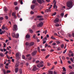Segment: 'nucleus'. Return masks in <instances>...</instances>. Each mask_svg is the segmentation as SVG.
<instances>
[{
  "instance_id": "9",
  "label": "nucleus",
  "mask_w": 74,
  "mask_h": 74,
  "mask_svg": "<svg viewBox=\"0 0 74 74\" xmlns=\"http://www.w3.org/2000/svg\"><path fill=\"white\" fill-rule=\"evenodd\" d=\"M33 70L34 71H36V70H37V67L35 66H34L33 67Z\"/></svg>"
},
{
  "instance_id": "62",
  "label": "nucleus",
  "mask_w": 74,
  "mask_h": 74,
  "mask_svg": "<svg viewBox=\"0 0 74 74\" xmlns=\"http://www.w3.org/2000/svg\"><path fill=\"white\" fill-rule=\"evenodd\" d=\"M32 29H35V26H34V25H33L32 27Z\"/></svg>"
},
{
  "instance_id": "58",
  "label": "nucleus",
  "mask_w": 74,
  "mask_h": 74,
  "mask_svg": "<svg viewBox=\"0 0 74 74\" xmlns=\"http://www.w3.org/2000/svg\"><path fill=\"white\" fill-rule=\"evenodd\" d=\"M57 50H58V51H60V50H61V49L59 47L57 48Z\"/></svg>"
},
{
  "instance_id": "45",
  "label": "nucleus",
  "mask_w": 74,
  "mask_h": 74,
  "mask_svg": "<svg viewBox=\"0 0 74 74\" xmlns=\"http://www.w3.org/2000/svg\"><path fill=\"white\" fill-rule=\"evenodd\" d=\"M12 16H15V14L14 12H13L12 14Z\"/></svg>"
},
{
  "instance_id": "36",
  "label": "nucleus",
  "mask_w": 74,
  "mask_h": 74,
  "mask_svg": "<svg viewBox=\"0 0 74 74\" xmlns=\"http://www.w3.org/2000/svg\"><path fill=\"white\" fill-rule=\"evenodd\" d=\"M14 4L15 5H16L18 4V3L17 2H14Z\"/></svg>"
},
{
  "instance_id": "30",
  "label": "nucleus",
  "mask_w": 74,
  "mask_h": 74,
  "mask_svg": "<svg viewBox=\"0 0 74 74\" xmlns=\"http://www.w3.org/2000/svg\"><path fill=\"white\" fill-rule=\"evenodd\" d=\"M36 61V59H35L34 58H33V59H32V62L34 63V62H35Z\"/></svg>"
},
{
  "instance_id": "60",
  "label": "nucleus",
  "mask_w": 74,
  "mask_h": 74,
  "mask_svg": "<svg viewBox=\"0 0 74 74\" xmlns=\"http://www.w3.org/2000/svg\"><path fill=\"white\" fill-rule=\"evenodd\" d=\"M17 16H18V18H20V15H19V14L18 13L17 14Z\"/></svg>"
},
{
  "instance_id": "31",
  "label": "nucleus",
  "mask_w": 74,
  "mask_h": 74,
  "mask_svg": "<svg viewBox=\"0 0 74 74\" xmlns=\"http://www.w3.org/2000/svg\"><path fill=\"white\" fill-rule=\"evenodd\" d=\"M29 32L31 33H33V31L32 29H29Z\"/></svg>"
},
{
  "instance_id": "49",
  "label": "nucleus",
  "mask_w": 74,
  "mask_h": 74,
  "mask_svg": "<svg viewBox=\"0 0 74 74\" xmlns=\"http://www.w3.org/2000/svg\"><path fill=\"white\" fill-rule=\"evenodd\" d=\"M70 60L71 61V62H73V58H70Z\"/></svg>"
},
{
  "instance_id": "43",
  "label": "nucleus",
  "mask_w": 74,
  "mask_h": 74,
  "mask_svg": "<svg viewBox=\"0 0 74 74\" xmlns=\"http://www.w3.org/2000/svg\"><path fill=\"white\" fill-rule=\"evenodd\" d=\"M63 70L64 71H66V69L65 68H64V67H63Z\"/></svg>"
},
{
  "instance_id": "35",
  "label": "nucleus",
  "mask_w": 74,
  "mask_h": 74,
  "mask_svg": "<svg viewBox=\"0 0 74 74\" xmlns=\"http://www.w3.org/2000/svg\"><path fill=\"white\" fill-rule=\"evenodd\" d=\"M39 20L40 21H43V20H44V18H40L39 19Z\"/></svg>"
},
{
  "instance_id": "24",
  "label": "nucleus",
  "mask_w": 74,
  "mask_h": 74,
  "mask_svg": "<svg viewBox=\"0 0 74 74\" xmlns=\"http://www.w3.org/2000/svg\"><path fill=\"white\" fill-rule=\"evenodd\" d=\"M51 38L52 39V40H56V38H55L53 37V36H52L51 37Z\"/></svg>"
},
{
  "instance_id": "29",
  "label": "nucleus",
  "mask_w": 74,
  "mask_h": 74,
  "mask_svg": "<svg viewBox=\"0 0 74 74\" xmlns=\"http://www.w3.org/2000/svg\"><path fill=\"white\" fill-rule=\"evenodd\" d=\"M37 49L39 52H41V51H40V47H38Z\"/></svg>"
},
{
  "instance_id": "33",
  "label": "nucleus",
  "mask_w": 74,
  "mask_h": 74,
  "mask_svg": "<svg viewBox=\"0 0 74 74\" xmlns=\"http://www.w3.org/2000/svg\"><path fill=\"white\" fill-rule=\"evenodd\" d=\"M43 17V16H37V18H42Z\"/></svg>"
},
{
  "instance_id": "14",
  "label": "nucleus",
  "mask_w": 74,
  "mask_h": 74,
  "mask_svg": "<svg viewBox=\"0 0 74 74\" xmlns=\"http://www.w3.org/2000/svg\"><path fill=\"white\" fill-rule=\"evenodd\" d=\"M2 29H0V34H2L3 33H4V32L3 31H2Z\"/></svg>"
},
{
  "instance_id": "59",
  "label": "nucleus",
  "mask_w": 74,
  "mask_h": 74,
  "mask_svg": "<svg viewBox=\"0 0 74 74\" xmlns=\"http://www.w3.org/2000/svg\"><path fill=\"white\" fill-rule=\"evenodd\" d=\"M15 9V10H18V7H16Z\"/></svg>"
},
{
  "instance_id": "39",
  "label": "nucleus",
  "mask_w": 74,
  "mask_h": 74,
  "mask_svg": "<svg viewBox=\"0 0 74 74\" xmlns=\"http://www.w3.org/2000/svg\"><path fill=\"white\" fill-rule=\"evenodd\" d=\"M38 63H40V61H39V60H38L36 61V64H38Z\"/></svg>"
},
{
  "instance_id": "52",
  "label": "nucleus",
  "mask_w": 74,
  "mask_h": 74,
  "mask_svg": "<svg viewBox=\"0 0 74 74\" xmlns=\"http://www.w3.org/2000/svg\"><path fill=\"white\" fill-rule=\"evenodd\" d=\"M22 58L23 59H25V57L24 55H23L22 56Z\"/></svg>"
},
{
  "instance_id": "17",
  "label": "nucleus",
  "mask_w": 74,
  "mask_h": 74,
  "mask_svg": "<svg viewBox=\"0 0 74 74\" xmlns=\"http://www.w3.org/2000/svg\"><path fill=\"white\" fill-rule=\"evenodd\" d=\"M26 37L27 38H30V35L29 34H27L26 35Z\"/></svg>"
},
{
  "instance_id": "51",
  "label": "nucleus",
  "mask_w": 74,
  "mask_h": 74,
  "mask_svg": "<svg viewBox=\"0 0 74 74\" xmlns=\"http://www.w3.org/2000/svg\"><path fill=\"white\" fill-rule=\"evenodd\" d=\"M49 56V55H48L46 56L45 59H47Z\"/></svg>"
},
{
  "instance_id": "61",
  "label": "nucleus",
  "mask_w": 74,
  "mask_h": 74,
  "mask_svg": "<svg viewBox=\"0 0 74 74\" xmlns=\"http://www.w3.org/2000/svg\"><path fill=\"white\" fill-rule=\"evenodd\" d=\"M27 66H29V63L28 62H27L25 64Z\"/></svg>"
},
{
  "instance_id": "16",
  "label": "nucleus",
  "mask_w": 74,
  "mask_h": 74,
  "mask_svg": "<svg viewBox=\"0 0 74 74\" xmlns=\"http://www.w3.org/2000/svg\"><path fill=\"white\" fill-rule=\"evenodd\" d=\"M19 72L20 73V74H22V69H19Z\"/></svg>"
},
{
  "instance_id": "11",
  "label": "nucleus",
  "mask_w": 74,
  "mask_h": 74,
  "mask_svg": "<svg viewBox=\"0 0 74 74\" xmlns=\"http://www.w3.org/2000/svg\"><path fill=\"white\" fill-rule=\"evenodd\" d=\"M15 38H19V34H16Z\"/></svg>"
},
{
  "instance_id": "2",
  "label": "nucleus",
  "mask_w": 74,
  "mask_h": 74,
  "mask_svg": "<svg viewBox=\"0 0 74 74\" xmlns=\"http://www.w3.org/2000/svg\"><path fill=\"white\" fill-rule=\"evenodd\" d=\"M16 60H19L20 59V54L19 53H17L16 54Z\"/></svg>"
},
{
  "instance_id": "53",
  "label": "nucleus",
  "mask_w": 74,
  "mask_h": 74,
  "mask_svg": "<svg viewBox=\"0 0 74 74\" xmlns=\"http://www.w3.org/2000/svg\"><path fill=\"white\" fill-rule=\"evenodd\" d=\"M69 68L70 69H73V67H72V66H69Z\"/></svg>"
},
{
  "instance_id": "37",
  "label": "nucleus",
  "mask_w": 74,
  "mask_h": 74,
  "mask_svg": "<svg viewBox=\"0 0 74 74\" xmlns=\"http://www.w3.org/2000/svg\"><path fill=\"white\" fill-rule=\"evenodd\" d=\"M36 0H33L32 1V3L34 4V3H36Z\"/></svg>"
},
{
  "instance_id": "63",
  "label": "nucleus",
  "mask_w": 74,
  "mask_h": 74,
  "mask_svg": "<svg viewBox=\"0 0 74 74\" xmlns=\"http://www.w3.org/2000/svg\"><path fill=\"white\" fill-rule=\"evenodd\" d=\"M30 14H34V12H33V11H31L30 12Z\"/></svg>"
},
{
  "instance_id": "64",
  "label": "nucleus",
  "mask_w": 74,
  "mask_h": 74,
  "mask_svg": "<svg viewBox=\"0 0 74 74\" xmlns=\"http://www.w3.org/2000/svg\"><path fill=\"white\" fill-rule=\"evenodd\" d=\"M72 36H73V37H74V33H72Z\"/></svg>"
},
{
  "instance_id": "41",
  "label": "nucleus",
  "mask_w": 74,
  "mask_h": 74,
  "mask_svg": "<svg viewBox=\"0 0 74 74\" xmlns=\"http://www.w3.org/2000/svg\"><path fill=\"white\" fill-rule=\"evenodd\" d=\"M61 48H64V45L63 44H62L61 45Z\"/></svg>"
},
{
  "instance_id": "21",
  "label": "nucleus",
  "mask_w": 74,
  "mask_h": 74,
  "mask_svg": "<svg viewBox=\"0 0 74 74\" xmlns=\"http://www.w3.org/2000/svg\"><path fill=\"white\" fill-rule=\"evenodd\" d=\"M34 42H31L30 44V46H32V45H34Z\"/></svg>"
},
{
  "instance_id": "27",
  "label": "nucleus",
  "mask_w": 74,
  "mask_h": 74,
  "mask_svg": "<svg viewBox=\"0 0 74 74\" xmlns=\"http://www.w3.org/2000/svg\"><path fill=\"white\" fill-rule=\"evenodd\" d=\"M5 27H4V25H3L2 27V30H4V29H5Z\"/></svg>"
},
{
  "instance_id": "32",
  "label": "nucleus",
  "mask_w": 74,
  "mask_h": 74,
  "mask_svg": "<svg viewBox=\"0 0 74 74\" xmlns=\"http://www.w3.org/2000/svg\"><path fill=\"white\" fill-rule=\"evenodd\" d=\"M5 18L6 19H8V16H5Z\"/></svg>"
},
{
  "instance_id": "5",
  "label": "nucleus",
  "mask_w": 74,
  "mask_h": 74,
  "mask_svg": "<svg viewBox=\"0 0 74 74\" xmlns=\"http://www.w3.org/2000/svg\"><path fill=\"white\" fill-rule=\"evenodd\" d=\"M37 66L38 68H41V67L44 66V65L43 64H40V63H39V64L37 65Z\"/></svg>"
},
{
  "instance_id": "7",
  "label": "nucleus",
  "mask_w": 74,
  "mask_h": 74,
  "mask_svg": "<svg viewBox=\"0 0 74 74\" xmlns=\"http://www.w3.org/2000/svg\"><path fill=\"white\" fill-rule=\"evenodd\" d=\"M59 19L58 18H57L55 20L54 22L55 23H57L59 22Z\"/></svg>"
},
{
  "instance_id": "12",
  "label": "nucleus",
  "mask_w": 74,
  "mask_h": 74,
  "mask_svg": "<svg viewBox=\"0 0 74 74\" xmlns=\"http://www.w3.org/2000/svg\"><path fill=\"white\" fill-rule=\"evenodd\" d=\"M35 6L34 5H32L31 6V9L33 10V9H34V8Z\"/></svg>"
},
{
  "instance_id": "6",
  "label": "nucleus",
  "mask_w": 74,
  "mask_h": 74,
  "mask_svg": "<svg viewBox=\"0 0 74 74\" xmlns=\"http://www.w3.org/2000/svg\"><path fill=\"white\" fill-rule=\"evenodd\" d=\"M43 25V23L41 22L37 24V27H42V26Z\"/></svg>"
},
{
  "instance_id": "10",
  "label": "nucleus",
  "mask_w": 74,
  "mask_h": 74,
  "mask_svg": "<svg viewBox=\"0 0 74 74\" xmlns=\"http://www.w3.org/2000/svg\"><path fill=\"white\" fill-rule=\"evenodd\" d=\"M18 67H16L15 68V73H18Z\"/></svg>"
},
{
  "instance_id": "23",
  "label": "nucleus",
  "mask_w": 74,
  "mask_h": 74,
  "mask_svg": "<svg viewBox=\"0 0 74 74\" xmlns=\"http://www.w3.org/2000/svg\"><path fill=\"white\" fill-rule=\"evenodd\" d=\"M19 64H18V63H17L15 66V67H17L19 66Z\"/></svg>"
},
{
  "instance_id": "25",
  "label": "nucleus",
  "mask_w": 74,
  "mask_h": 74,
  "mask_svg": "<svg viewBox=\"0 0 74 74\" xmlns=\"http://www.w3.org/2000/svg\"><path fill=\"white\" fill-rule=\"evenodd\" d=\"M47 38L46 37L43 38V41H47Z\"/></svg>"
},
{
  "instance_id": "44",
  "label": "nucleus",
  "mask_w": 74,
  "mask_h": 74,
  "mask_svg": "<svg viewBox=\"0 0 74 74\" xmlns=\"http://www.w3.org/2000/svg\"><path fill=\"white\" fill-rule=\"evenodd\" d=\"M66 51H67V49H66L63 52V53L64 54V53H66Z\"/></svg>"
},
{
  "instance_id": "42",
  "label": "nucleus",
  "mask_w": 74,
  "mask_h": 74,
  "mask_svg": "<svg viewBox=\"0 0 74 74\" xmlns=\"http://www.w3.org/2000/svg\"><path fill=\"white\" fill-rule=\"evenodd\" d=\"M0 56L1 57H3V56H4V55H3V53H0Z\"/></svg>"
},
{
  "instance_id": "34",
  "label": "nucleus",
  "mask_w": 74,
  "mask_h": 74,
  "mask_svg": "<svg viewBox=\"0 0 74 74\" xmlns=\"http://www.w3.org/2000/svg\"><path fill=\"white\" fill-rule=\"evenodd\" d=\"M3 71L4 73V74H6V71L5 69H3Z\"/></svg>"
},
{
  "instance_id": "54",
  "label": "nucleus",
  "mask_w": 74,
  "mask_h": 74,
  "mask_svg": "<svg viewBox=\"0 0 74 74\" xmlns=\"http://www.w3.org/2000/svg\"><path fill=\"white\" fill-rule=\"evenodd\" d=\"M52 5H50V7L49 8V10H50V9H51V7H52Z\"/></svg>"
},
{
  "instance_id": "40",
  "label": "nucleus",
  "mask_w": 74,
  "mask_h": 74,
  "mask_svg": "<svg viewBox=\"0 0 74 74\" xmlns=\"http://www.w3.org/2000/svg\"><path fill=\"white\" fill-rule=\"evenodd\" d=\"M61 16L62 17H63V16H64V13H61Z\"/></svg>"
},
{
  "instance_id": "15",
  "label": "nucleus",
  "mask_w": 74,
  "mask_h": 74,
  "mask_svg": "<svg viewBox=\"0 0 74 74\" xmlns=\"http://www.w3.org/2000/svg\"><path fill=\"white\" fill-rule=\"evenodd\" d=\"M48 74H53V71H48Z\"/></svg>"
},
{
  "instance_id": "56",
  "label": "nucleus",
  "mask_w": 74,
  "mask_h": 74,
  "mask_svg": "<svg viewBox=\"0 0 74 74\" xmlns=\"http://www.w3.org/2000/svg\"><path fill=\"white\" fill-rule=\"evenodd\" d=\"M32 56H30L29 58H28V60H31L32 59Z\"/></svg>"
},
{
  "instance_id": "57",
  "label": "nucleus",
  "mask_w": 74,
  "mask_h": 74,
  "mask_svg": "<svg viewBox=\"0 0 74 74\" xmlns=\"http://www.w3.org/2000/svg\"><path fill=\"white\" fill-rule=\"evenodd\" d=\"M36 36V35L35 34H34L33 36V38H35V37Z\"/></svg>"
},
{
  "instance_id": "4",
  "label": "nucleus",
  "mask_w": 74,
  "mask_h": 74,
  "mask_svg": "<svg viewBox=\"0 0 74 74\" xmlns=\"http://www.w3.org/2000/svg\"><path fill=\"white\" fill-rule=\"evenodd\" d=\"M39 4H41L42 3H45V1L44 0H37Z\"/></svg>"
},
{
  "instance_id": "48",
  "label": "nucleus",
  "mask_w": 74,
  "mask_h": 74,
  "mask_svg": "<svg viewBox=\"0 0 74 74\" xmlns=\"http://www.w3.org/2000/svg\"><path fill=\"white\" fill-rule=\"evenodd\" d=\"M56 12H55L52 14V16H53V15H56Z\"/></svg>"
},
{
  "instance_id": "46",
  "label": "nucleus",
  "mask_w": 74,
  "mask_h": 74,
  "mask_svg": "<svg viewBox=\"0 0 74 74\" xmlns=\"http://www.w3.org/2000/svg\"><path fill=\"white\" fill-rule=\"evenodd\" d=\"M64 41H66V42H69V40H67V39H64Z\"/></svg>"
},
{
  "instance_id": "1",
  "label": "nucleus",
  "mask_w": 74,
  "mask_h": 74,
  "mask_svg": "<svg viewBox=\"0 0 74 74\" xmlns=\"http://www.w3.org/2000/svg\"><path fill=\"white\" fill-rule=\"evenodd\" d=\"M66 6L68 7L67 8V10H70L72 8L73 6V1L72 0H70L67 2Z\"/></svg>"
},
{
  "instance_id": "50",
  "label": "nucleus",
  "mask_w": 74,
  "mask_h": 74,
  "mask_svg": "<svg viewBox=\"0 0 74 74\" xmlns=\"http://www.w3.org/2000/svg\"><path fill=\"white\" fill-rule=\"evenodd\" d=\"M44 63V62L42 61L39 63H40V64H42V63Z\"/></svg>"
},
{
  "instance_id": "20",
  "label": "nucleus",
  "mask_w": 74,
  "mask_h": 74,
  "mask_svg": "<svg viewBox=\"0 0 74 74\" xmlns=\"http://www.w3.org/2000/svg\"><path fill=\"white\" fill-rule=\"evenodd\" d=\"M4 11L5 12H7V8H5V7H4Z\"/></svg>"
},
{
  "instance_id": "8",
  "label": "nucleus",
  "mask_w": 74,
  "mask_h": 74,
  "mask_svg": "<svg viewBox=\"0 0 74 74\" xmlns=\"http://www.w3.org/2000/svg\"><path fill=\"white\" fill-rule=\"evenodd\" d=\"M37 50L34 51L32 53V56H34V55H36V53H37Z\"/></svg>"
},
{
  "instance_id": "18",
  "label": "nucleus",
  "mask_w": 74,
  "mask_h": 74,
  "mask_svg": "<svg viewBox=\"0 0 74 74\" xmlns=\"http://www.w3.org/2000/svg\"><path fill=\"white\" fill-rule=\"evenodd\" d=\"M12 36L14 38H15V33H12Z\"/></svg>"
},
{
  "instance_id": "26",
  "label": "nucleus",
  "mask_w": 74,
  "mask_h": 74,
  "mask_svg": "<svg viewBox=\"0 0 74 74\" xmlns=\"http://www.w3.org/2000/svg\"><path fill=\"white\" fill-rule=\"evenodd\" d=\"M55 26H56V27H59V26H60V25H59V24L58 23H57L56 24Z\"/></svg>"
},
{
  "instance_id": "19",
  "label": "nucleus",
  "mask_w": 74,
  "mask_h": 74,
  "mask_svg": "<svg viewBox=\"0 0 74 74\" xmlns=\"http://www.w3.org/2000/svg\"><path fill=\"white\" fill-rule=\"evenodd\" d=\"M56 2H55L54 4V5H53V8H55V7H56Z\"/></svg>"
},
{
  "instance_id": "28",
  "label": "nucleus",
  "mask_w": 74,
  "mask_h": 74,
  "mask_svg": "<svg viewBox=\"0 0 74 74\" xmlns=\"http://www.w3.org/2000/svg\"><path fill=\"white\" fill-rule=\"evenodd\" d=\"M20 2V3L21 4H23V1L22 0H19Z\"/></svg>"
},
{
  "instance_id": "38",
  "label": "nucleus",
  "mask_w": 74,
  "mask_h": 74,
  "mask_svg": "<svg viewBox=\"0 0 74 74\" xmlns=\"http://www.w3.org/2000/svg\"><path fill=\"white\" fill-rule=\"evenodd\" d=\"M56 42L58 44H60V42L59 41H56Z\"/></svg>"
},
{
  "instance_id": "47",
  "label": "nucleus",
  "mask_w": 74,
  "mask_h": 74,
  "mask_svg": "<svg viewBox=\"0 0 74 74\" xmlns=\"http://www.w3.org/2000/svg\"><path fill=\"white\" fill-rule=\"evenodd\" d=\"M11 73V71L9 70H8L6 72V73Z\"/></svg>"
},
{
  "instance_id": "22",
  "label": "nucleus",
  "mask_w": 74,
  "mask_h": 74,
  "mask_svg": "<svg viewBox=\"0 0 74 74\" xmlns=\"http://www.w3.org/2000/svg\"><path fill=\"white\" fill-rule=\"evenodd\" d=\"M30 56H31V55L30 54H28L26 55V57L27 58H29V57H30Z\"/></svg>"
},
{
  "instance_id": "55",
  "label": "nucleus",
  "mask_w": 74,
  "mask_h": 74,
  "mask_svg": "<svg viewBox=\"0 0 74 74\" xmlns=\"http://www.w3.org/2000/svg\"><path fill=\"white\" fill-rule=\"evenodd\" d=\"M46 51V50H45V49H41V51Z\"/></svg>"
},
{
  "instance_id": "3",
  "label": "nucleus",
  "mask_w": 74,
  "mask_h": 74,
  "mask_svg": "<svg viewBox=\"0 0 74 74\" xmlns=\"http://www.w3.org/2000/svg\"><path fill=\"white\" fill-rule=\"evenodd\" d=\"M13 30L14 31H16L18 30V27L17 25H14L13 26Z\"/></svg>"
},
{
  "instance_id": "13",
  "label": "nucleus",
  "mask_w": 74,
  "mask_h": 74,
  "mask_svg": "<svg viewBox=\"0 0 74 74\" xmlns=\"http://www.w3.org/2000/svg\"><path fill=\"white\" fill-rule=\"evenodd\" d=\"M45 11L46 12H51V10L47 9L45 10Z\"/></svg>"
}]
</instances>
